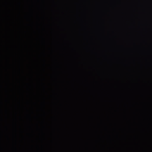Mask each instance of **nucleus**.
I'll return each mask as SVG.
<instances>
[{
  "label": "nucleus",
  "mask_w": 152,
  "mask_h": 152,
  "mask_svg": "<svg viewBox=\"0 0 152 152\" xmlns=\"http://www.w3.org/2000/svg\"><path fill=\"white\" fill-rule=\"evenodd\" d=\"M77 38V36L76 35H74L72 36V39L74 41L76 40Z\"/></svg>",
  "instance_id": "obj_1"
}]
</instances>
